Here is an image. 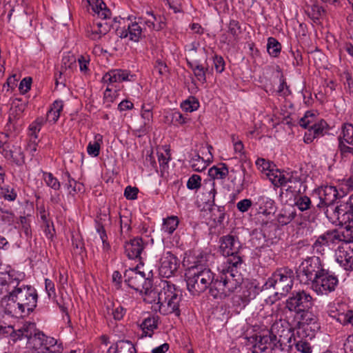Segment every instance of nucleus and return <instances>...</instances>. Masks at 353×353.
<instances>
[{"label": "nucleus", "instance_id": "obj_11", "mask_svg": "<svg viewBox=\"0 0 353 353\" xmlns=\"http://www.w3.org/2000/svg\"><path fill=\"white\" fill-rule=\"evenodd\" d=\"M339 225H345L347 232H350L349 240L353 241V194L344 202L336 206Z\"/></svg>", "mask_w": 353, "mask_h": 353}, {"label": "nucleus", "instance_id": "obj_29", "mask_svg": "<svg viewBox=\"0 0 353 353\" xmlns=\"http://www.w3.org/2000/svg\"><path fill=\"white\" fill-rule=\"evenodd\" d=\"M209 210L213 221L216 224L221 225L225 216V202L221 201L219 203V205L209 207Z\"/></svg>", "mask_w": 353, "mask_h": 353}, {"label": "nucleus", "instance_id": "obj_20", "mask_svg": "<svg viewBox=\"0 0 353 353\" xmlns=\"http://www.w3.org/2000/svg\"><path fill=\"white\" fill-rule=\"evenodd\" d=\"M14 297L12 299L10 291L2 298L1 305L5 313L16 318L27 315L26 311H22V308L19 307L18 301H14Z\"/></svg>", "mask_w": 353, "mask_h": 353}, {"label": "nucleus", "instance_id": "obj_17", "mask_svg": "<svg viewBox=\"0 0 353 353\" xmlns=\"http://www.w3.org/2000/svg\"><path fill=\"white\" fill-rule=\"evenodd\" d=\"M294 206L301 212H307V220L314 222L318 215L321 212L320 209H316V204L312 203L310 197L303 194H299L294 196Z\"/></svg>", "mask_w": 353, "mask_h": 353}, {"label": "nucleus", "instance_id": "obj_61", "mask_svg": "<svg viewBox=\"0 0 353 353\" xmlns=\"http://www.w3.org/2000/svg\"><path fill=\"white\" fill-rule=\"evenodd\" d=\"M199 104L197 101H194L192 102L187 100L181 103V108L185 110L186 112H192L196 110L199 107Z\"/></svg>", "mask_w": 353, "mask_h": 353}, {"label": "nucleus", "instance_id": "obj_1", "mask_svg": "<svg viewBox=\"0 0 353 353\" xmlns=\"http://www.w3.org/2000/svg\"><path fill=\"white\" fill-rule=\"evenodd\" d=\"M125 283L132 289L145 295L155 296L157 294L159 304V311L163 314L174 313L179 316V303L181 301V290L168 281H161V288L159 292L152 290V281L143 271L139 270V266L129 268L124 272Z\"/></svg>", "mask_w": 353, "mask_h": 353}, {"label": "nucleus", "instance_id": "obj_59", "mask_svg": "<svg viewBox=\"0 0 353 353\" xmlns=\"http://www.w3.org/2000/svg\"><path fill=\"white\" fill-rule=\"evenodd\" d=\"M341 77L345 79V85H347L350 94H353V79L352 74L348 71H344L341 74Z\"/></svg>", "mask_w": 353, "mask_h": 353}, {"label": "nucleus", "instance_id": "obj_6", "mask_svg": "<svg viewBox=\"0 0 353 353\" xmlns=\"http://www.w3.org/2000/svg\"><path fill=\"white\" fill-rule=\"evenodd\" d=\"M294 272L288 267L277 269L264 284L266 289L273 288L276 294L285 296L293 285Z\"/></svg>", "mask_w": 353, "mask_h": 353}, {"label": "nucleus", "instance_id": "obj_53", "mask_svg": "<svg viewBox=\"0 0 353 353\" xmlns=\"http://www.w3.org/2000/svg\"><path fill=\"white\" fill-rule=\"evenodd\" d=\"M97 230L100 235V238L102 241L103 248L106 250H108L110 248V244L107 241L108 236L103 225L101 223H98Z\"/></svg>", "mask_w": 353, "mask_h": 353}, {"label": "nucleus", "instance_id": "obj_21", "mask_svg": "<svg viewBox=\"0 0 353 353\" xmlns=\"http://www.w3.org/2000/svg\"><path fill=\"white\" fill-rule=\"evenodd\" d=\"M145 248V244L141 237H135L125 242L124 245L125 253L130 259H139Z\"/></svg>", "mask_w": 353, "mask_h": 353}, {"label": "nucleus", "instance_id": "obj_63", "mask_svg": "<svg viewBox=\"0 0 353 353\" xmlns=\"http://www.w3.org/2000/svg\"><path fill=\"white\" fill-rule=\"evenodd\" d=\"M154 69L158 71L160 75H163L168 72L166 63L161 59L156 61L154 64Z\"/></svg>", "mask_w": 353, "mask_h": 353}, {"label": "nucleus", "instance_id": "obj_57", "mask_svg": "<svg viewBox=\"0 0 353 353\" xmlns=\"http://www.w3.org/2000/svg\"><path fill=\"white\" fill-rule=\"evenodd\" d=\"M139 189L137 187H132L128 185L125 188L124 191V196L127 199L134 200L137 198Z\"/></svg>", "mask_w": 353, "mask_h": 353}, {"label": "nucleus", "instance_id": "obj_2", "mask_svg": "<svg viewBox=\"0 0 353 353\" xmlns=\"http://www.w3.org/2000/svg\"><path fill=\"white\" fill-rule=\"evenodd\" d=\"M188 290L193 295H199L208 288L212 296V289L216 275L211 269L202 264L188 268L185 274Z\"/></svg>", "mask_w": 353, "mask_h": 353}, {"label": "nucleus", "instance_id": "obj_47", "mask_svg": "<svg viewBox=\"0 0 353 353\" xmlns=\"http://www.w3.org/2000/svg\"><path fill=\"white\" fill-rule=\"evenodd\" d=\"M201 177L198 174L192 175L188 182L187 187L190 190H197L201 185Z\"/></svg>", "mask_w": 353, "mask_h": 353}, {"label": "nucleus", "instance_id": "obj_14", "mask_svg": "<svg viewBox=\"0 0 353 353\" xmlns=\"http://www.w3.org/2000/svg\"><path fill=\"white\" fill-rule=\"evenodd\" d=\"M338 150L342 159L353 155V125L344 123L341 132L338 137Z\"/></svg>", "mask_w": 353, "mask_h": 353}, {"label": "nucleus", "instance_id": "obj_19", "mask_svg": "<svg viewBox=\"0 0 353 353\" xmlns=\"http://www.w3.org/2000/svg\"><path fill=\"white\" fill-rule=\"evenodd\" d=\"M241 290V294L233 297V301L236 305L242 307H245L259 293V288L252 282L245 283Z\"/></svg>", "mask_w": 353, "mask_h": 353}, {"label": "nucleus", "instance_id": "obj_35", "mask_svg": "<svg viewBox=\"0 0 353 353\" xmlns=\"http://www.w3.org/2000/svg\"><path fill=\"white\" fill-rule=\"evenodd\" d=\"M267 50L269 54L272 57H278L281 51V44L274 37L268 39Z\"/></svg>", "mask_w": 353, "mask_h": 353}, {"label": "nucleus", "instance_id": "obj_40", "mask_svg": "<svg viewBox=\"0 0 353 353\" xmlns=\"http://www.w3.org/2000/svg\"><path fill=\"white\" fill-rule=\"evenodd\" d=\"M43 179L48 186L54 190H59L60 189L61 184L59 181L52 173L43 172Z\"/></svg>", "mask_w": 353, "mask_h": 353}, {"label": "nucleus", "instance_id": "obj_15", "mask_svg": "<svg viewBox=\"0 0 353 353\" xmlns=\"http://www.w3.org/2000/svg\"><path fill=\"white\" fill-rule=\"evenodd\" d=\"M21 339L26 338L27 343L34 349H39L46 341V335L35 329V324L30 323L19 329Z\"/></svg>", "mask_w": 353, "mask_h": 353}, {"label": "nucleus", "instance_id": "obj_44", "mask_svg": "<svg viewBox=\"0 0 353 353\" xmlns=\"http://www.w3.org/2000/svg\"><path fill=\"white\" fill-rule=\"evenodd\" d=\"M16 280L17 279H12V281H8L6 276L0 274V294L8 293L15 283Z\"/></svg>", "mask_w": 353, "mask_h": 353}, {"label": "nucleus", "instance_id": "obj_54", "mask_svg": "<svg viewBox=\"0 0 353 353\" xmlns=\"http://www.w3.org/2000/svg\"><path fill=\"white\" fill-rule=\"evenodd\" d=\"M314 117V114L313 113L310 111H307L304 117L299 120V123L300 126L305 129H309L310 127H311V125L314 123L313 121L309 119V117L313 118Z\"/></svg>", "mask_w": 353, "mask_h": 353}, {"label": "nucleus", "instance_id": "obj_33", "mask_svg": "<svg viewBox=\"0 0 353 353\" xmlns=\"http://www.w3.org/2000/svg\"><path fill=\"white\" fill-rule=\"evenodd\" d=\"M307 16L316 24L320 23V20L326 14V10L318 3H314L310 10L306 11Z\"/></svg>", "mask_w": 353, "mask_h": 353}, {"label": "nucleus", "instance_id": "obj_50", "mask_svg": "<svg viewBox=\"0 0 353 353\" xmlns=\"http://www.w3.org/2000/svg\"><path fill=\"white\" fill-rule=\"evenodd\" d=\"M297 351L301 353H312V347L307 341L300 340L294 343Z\"/></svg>", "mask_w": 353, "mask_h": 353}, {"label": "nucleus", "instance_id": "obj_23", "mask_svg": "<svg viewBox=\"0 0 353 353\" xmlns=\"http://www.w3.org/2000/svg\"><path fill=\"white\" fill-rule=\"evenodd\" d=\"M117 33L121 38H126L129 36L130 40L139 42L142 36V29L138 23L134 22L129 24L127 29L117 28Z\"/></svg>", "mask_w": 353, "mask_h": 353}, {"label": "nucleus", "instance_id": "obj_46", "mask_svg": "<svg viewBox=\"0 0 353 353\" xmlns=\"http://www.w3.org/2000/svg\"><path fill=\"white\" fill-rule=\"evenodd\" d=\"M190 163L192 168L194 171L196 172H202L206 168L203 159L201 158L199 154H196L194 157H193L191 159Z\"/></svg>", "mask_w": 353, "mask_h": 353}, {"label": "nucleus", "instance_id": "obj_36", "mask_svg": "<svg viewBox=\"0 0 353 353\" xmlns=\"http://www.w3.org/2000/svg\"><path fill=\"white\" fill-rule=\"evenodd\" d=\"M299 314L300 315V319L303 323L307 324L308 325H314L313 329L319 327L317 323V316L310 312L309 310H305L304 312H301Z\"/></svg>", "mask_w": 353, "mask_h": 353}, {"label": "nucleus", "instance_id": "obj_31", "mask_svg": "<svg viewBox=\"0 0 353 353\" xmlns=\"http://www.w3.org/2000/svg\"><path fill=\"white\" fill-rule=\"evenodd\" d=\"M229 174L228 167L225 163H221L214 165L208 170V175L213 179H223Z\"/></svg>", "mask_w": 353, "mask_h": 353}, {"label": "nucleus", "instance_id": "obj_56", "mask_svg": "<svg viewBox=\"0 0 353 353\" xmlns=\"http://www.w3.org/2000/svg\"><path fill=\"white\" fill-rule=\"evenodd\" d=\"M214 68L218 73H221L225 70V61L221 56L214 55L213 57Z\"/></svg>", "mask_w": 353, "mask_h": 353}, {"label": "nucleus", "instance_id": "obj_62", "mask_svg": "<svg viewBox=\"0 0 353 353\" xmlns=\"http://www.w3.org/2000/svg\"><path fill=\"white\" fill-rule=\"evenodd\" d=\"M252 202L250 199H245L236 204L237 209L241 212H245L252 206Z\"/></svg>", "mask_w": 353, "mask_h": 353}, {"label": "nucleus", "instance_id": "obj_24", "mask_svg": "<svg viewBox=\"0 0 353 353\" xmlns=\"http://www.w3.org/2000/svg\"><path fill=\"white\" fill-rule=\"evenodd\" d=\"M26 105V103L23 102L20 99H15L13 101L12 105L10 110L8 121L7 123V127L9 130H11L10 125L13 124V126L15 125L17 120L19 119L21 114L24 112Z\"/></svg>", "mask_w": 353, "mask_h": 353}, {"label": "nucleus", "instance_id": "obj_13", "mask_svg": "<svg viewBox=\"0 0 353 353\" xmlns=\"http://www.w3.org/2000/svg\"><path fill=\"white\" fill-rule=\"evenodd\" d=\"M311 283L312 288L317 293L327 294L335 290L339 283V280L335 275L331 274L328 270L325 268L324 272L319 274Z\"/></svg>", "mask_w": 353, "mask_h": 353}, {"label": "nucleus", "instance_id": "obj_39", "mask_svg": "<svg viewBox=\"0 0 353 353\" xmlns=\"http://www.w3.org/2000/svg\"><path fill=\"white\" fill-rule=\"evenodd\" d=\"M310 128L314 135L317 137L323 136L328 128V125L325 121L321 119L319 122H315L311 125Z\"/></svg>", "mask_w": 353, "mask_h": 353}, {"label": "nucleus", "instance_id": "obj_5", "mask_svg": "<svg viewBox=\"0 0 353 353\" xmlns=\"http://www.w3.org/2000/svg\"><path fill=\"white\" fill-rule=\"evenodd\" d=\"M219 251L222 255L229 257L227 263L236 269L240 268L243 262L240 252L241 244L238 236L228 234L219 239Z\"/></svg>", "mask_w": 353, "mask_h": 353}, {"label": "nucleus", "instance_id": "obj_45", "mask_svg": "<svg viewBox=\"0 0 353 353\" xmlns=\"http://www.w3.org/2000/svg\"><path fill=\"white\" fill-rule=\"evenodd\" d=\"M329 245L330 243H328L327 239L323 233L317 238L312 247L314 249H316L318 252H321L324 251L325 248H328Z\"/></svg>", "mask_w": 353, "mask_h": 353}, {"label": "nucleus", "instance_id": "obj_10", "mask_svg": "<svg viewBox=\"0 0 353 353\" xmlns=\"http://www.w3.org/2000/svg\"><path fill=\"white\" fill-rule=\"evenodd\" d=\"M276 172H279V174H276L274 176V181L277 179L275 185H277L278 183L281 186H287L286 192L292 193L293 196L305 193L307 185L297 172L288 173L287 176L278 170H276Z\"/></svg>", "mask_w": 353, "mask_h": 353}, {"label": "nucleus", "instance_id": "obj_9", "mask_svg": "<svg viewBox=\"0 0 353 353\" xmlns=\"http://www.w3.org/2000/svg\"><path fill=\"white\" fill-rule=\"evenodd\" d=\"M284 343L281 336L279 337L273 332V328L266 334L256 336V343L253 346V353H275L284 350Z\"/></svg>", "mask_w": 353, "mask_h": 353}, {"label": "nucleus", "instance_id": "obj_58", "mask_svg": "<svg viewBox=\"0 0 353 353\" xmlns=\"http://www.w3.org/2000/svg\"><path fill=\"white\" fill-rule=\"evenodd\" d=\"M74 64H76V58L74 56H65L62 59L61 70L72 68Z\"/></svg>", "mask_w": 353, "mask_h": 353}, {"label": "nucleus", "instance_id": "obj_43", "mask_svg": "<svg viewBox=\"0 0 353 353\" xmlns=\"http://www.w3.org/2000/svg\"><path fill=\"white\" fill-rule=\"evenodd\" d=\"M216 194V190L215 188V184L214 182H212L211 184V188L210 190L206 192L203 193V197L205 200V203L208 205L209 207H212L213 205H216L215 203V196Z\"/></svg>", "mask_w": 353, "mask_h": 353}, {"label": "nucleus", "instance_id": "obj_18", "mask_svg": "<svg viewBox=\"0 0 353 353\" xmlns=\"http://www.w3.org/2000/svg\"><path fill=\"white\" fill-rule=\"evenodd\" d=\"M336 260L345 270H353V246L346 243L345 245L339 246L336 251Z\"/></svg>", "mask_w": 353, "mask_h": 353}, {"label": "nucleus", "instance_id": "obj_26", "mask_svg": "<svg viewBox=\"0 0 353 353\" xmlns=\"http://www.w3.org/2000/svg\"><path fill=\"white\" fill-rule=\"evenodd\" d=\"M3 154L6 158H10L17 165H22L25 163V155L20 146L13 145L12 149L8 146L3 148Z\"/></svg>", "mask_w": 353, "mask_h": 353}, {"label": "nucleus", "instance_id": "obj_4", "mask_svg": "<svg viewBox=\"0 0 353 353\" xmlns=\"http://www.w3.org/2000/svg\"><path fill=\"white\" fill-rule=\"evenodd\" d=\"M15 283L11 289V296L14 297V301H18L19 307L22 311H26V314L32 312L37 307L38 294L35 288L32 285H24L19 280H16Z\"/></svg>", "mask_w": 353, "mask_h": 353}, {"label": "nucleus", "instance_id": "obj_49", "mask_svg": "<svg viewBox=\"0 0 353 353\" xmlns=\"http://www.w3.org/2000/svg\"><path fill=\"white\" fill-rule=\"evenodd\" d=\"M2 190L3 196L6 200L13 201L17 198V192L14 188L2 186L0 188Z\"/></svg>", "mask_w": 353, "mask_h": 353}, {"label": "nucleus", "instance_id": "obj_8", "mask_svg": "<svg viewBox=\"0 0 353 353\" xmlns=\"http://www.w3.org/2000/svg\"><path fill=\"white\" fill-rule=\"evenodd\" d=\"M343 197L342 192L341 193L336 187L327 185L323 189V194H320L319 201L316 203V208L320 209L321 212L323 211L326 217L332 222H334L336 219V206H334V201L339 199Z\"/></svg>", "mask_w": 353, "mask_h": 353}, {"label": "nucleus", "instance_id": "obj_52", "mask_svg": "<svg viewBox=\"0 0 353 353\" xmlns=\"http://www.w3.org/2000/svg\"><path fill=\"white\" fill-rule=\"evenodd\" d=\"M15 215L11 211L2 212L0 213V221L5 224L11 225L14 222Z\"/></svg>", "mask_w": 353, "mask_h": 353}, {"label": "nucleus", "instance_id": "obj_37", "mask_svg": "<svg viewBox=\"0 0 353 353\" xmlns=\"http://www.w3.org/2000/svg\"><path fill=\"white\" fill-rule=\"evenodd\" d=\"M179 221L176 216H171L165 219L163 223V230L168 234H172L178 227Z\"/></svg>", "mask_w": 353, "mask_h": 353}, {"label": "nucleus", "instance_id": "obj_30", "mask_svg": "<svg viewBox=\"0 0 353 353\" xmlns=\"http://www.w3.org/2000/svg\"><path fill=\"white\" fill-rule=\"evenodd\" d=\"M324 234L330 244H336L341 241H345V243L353 242V241L349 240L350 234L346 237L343 232H339L337 229L329 230L324 232Z\"/></svg>", "mask_w": 353, "mask_h": 353}, {"label": "nucleus", "instance_id": "obj_32", "mask_svg": "<svg viewBox=\"0 0 353 353\" xmlns=\"http://www.w3.org/2000/svg\"><path fill=\"white\" fill-rule=\"evenodd\" d=\"M40 214L44 227V233L48 239H52L55 234V230L53 222L48 219L49 213L43 209L40 211Z\"/></svg>", "mask_w": 353, "mask_h": 353}, {"label": "nucleus", "instance_id": "obj_28", "mask_svg": "<svg viewBox=\"0 0 353 353\" xmlns=\"http://www.w3.org/2000/svg\"><path fill=\"white\" fill-rule=\"evenodd\" d=\"M90 6L93 12L102 20L110 18L112 12L102 0H94Z\"/></svg>", "mask_w": 353, "mask_h": 353}, {"label": "nucleus", "instance_id": "obj_60", "mask_svg": "<svg viewBox=\"0 0 353 353\" xmlns=\"http://www.w3.org/2000/svg\"><path fill=\"white\" fill-rule=\"evenodd\" d=\"M32 81L31 77H26L21 80L19 89L22 94H25L30 90Z\"/></svg>", "mask_w": 353, "mask_h": 353}, {"label": "nucleus", "instance_id": "obj_41", "mask_svg": "<svg viewBox=\"0 0 353 353\" xmlns=\"http://www.w3.org/2000/svg\"><path fill=\"white\" fill-rule=\"evenodd\" d=\"M0 335L7 336L10 335L13 341H16L18 339L21 340V336L19 334V330H15L12 326H3L0 327Z\"/></svg>", "mask_w": 353, "mask_h": 353}, {"label": "nucleus", "instance_id": "obj_34", "mask_svg": "<svg viewBox=\"0 0 353 353\" xmlns=\"http://www.w3.org/2000/svg\"><path fill=\"white\" fill-rule=\"evenodd\" d=\"M296 216V212L293 207L283 209L281 213L278 215V221L282 225H285L290 223Z\"/></svg>", "mask_w": 353, "mask_h": 353}, {"label": "nucleus", "instance_id": "obj_42", "mask_svg": "<svg viewBox=\"0 0 353 353\" xmlns=\"http://www.w3.org/2000/svg\"><path fill=\"white\" fill-rule=\"evenodd\" d=\"M64 175L68 179V183H66L67 188L68 190L71 189L69 193L74 195L79 192L81 190V184L72 179L69 172L66 171Z\"/></svg>", "mask_w": 353, "mask_h": 353}, {"label": "nucleus", "instance_id": "obj_25", "mask_svg": "<svg viewBox=\"0 0 353 353\" xmlns=\"http://www.w3.org/2000/svg\"><path fill=\"white\" fill-rule=\"evenodd\" d=\"M111 28V24L107 21H95L93 23V26L91 27L90 31L88 30V37L95 40L100 39L101 35L106 34Z\"/></svg>", "mask_w": 353, "mask_h": 353}, {"label": "nucleus", "instance_id": "obj_38", "mask_svg": "<svg viewBox=\"0 0 353 353\" xmlns=\"http://www.w3.org/2000/svg\"><path fill=\"white\" fill-rule=\"evenodd\" d=\"M158 316H149L145 319L140 325L141 330H147L154 333V330L158 327Z\"/></svg>", "mask_w": 353, "mask_h": 353}, {"label": "nucleus", "instance_id": "obj_3", "mask_svg": "<svg viewBox=\"0 0 353 353\" xmlns=\"http://www.w3.org/2000/svg\"><path fill=\"white\" fill-rule=\"evenodd\" d=\"M234 267L230 265L227 270H223L216 275L212 289L214 298H223L234 292L241 284V274H237Z\"/></svg>", "mask_w": 353, "mask_h": 353}, {"label": "nucleus", "instance_id": "obj_27", "mask_svg": "<svg viewBox=\"0 0 353 353\" xmlns=\"http://www.w3.org/2000/svg\"><path fill=\"white\" fill-rule=\"evenodd\" d=\"M188 65L190 69L192 70L194 76L197 79V80L202 83L206 82V74H209L212 72V68L210 70L209 66L207 65L206 67H204L201 64L198 63H194L189 61H187Z\"/></svg>", "mask_w": 353, "mask_h": 353}, {"label": "nucleus", "instance_id": "obj_64", "mask_svg": "<svg viewBox=\"0 0 353 353\" xmlns=\"http://www.w3.org/2000/svg\"><path fill=\"white\" fill-rule=\"evenodd\" d=\"M100 144L98 141L94 143H90L87 148L88 153L94 157H97L99 154Z\"/></svg>", "mask_w": 353, "mask_h": 353}, {"label": "nucleus", "instance_id": "obj_51", "mask_svg": "<svg viewBox=\"0 0 353 353\" xmlns=\"http://www.w3.org/2000/svg\"><path fill=\"white\" fill-rule=\"evenodd\" d=\"M228 32L234 37H237L238 35L241 32L239 22L234 19L230 20L228 25Z\"/></svg>", "mask_w": 353, "mask_h": 353}, {"label": "nucleus", "instance_id": "obj_48", "mask_svg": "<svg viewBox=\"0 0 353 353\" xmlns=\"http://www.w3.org/2000/svg\"><path fill=\"white\" fill-rule=\"evenodd\" d=\"M256 164L259 168H261L262 170H268L274 175L273 172L275 165L272 162L266 161L264 159H258L256 161Z\"/></svg>", "mask_w": 353, "mask_h": 353}, {"label": "nucleus", "instance_id": "obj_12", "mask_svg": "<svg viewBox=\"0 0 353 353\" xmlns=\"http://www.w3.org/2000/svg\"><path fill=\"white\" fill-rule=\"evenodd\" d=\"M313 305L312 298L309 293L304 290L293 292L292 295L286 300L285 309L290 312L299 314L305 310H309Z\"/></svg>", "mask_w": 353, "mask_h": 353}, {"label": "nucleus", "instance_id": "obj_55", "mask_svg": "<svg viewBox=\"0 0 353 353\" xmlns=\"http://www.w3.org/2000/svg\"><path fill=\"white\" fill-rule=\"evenodd\" d=\"M353 190V176H350L347 180H344L340 188V192H342L343 196L349 191Z\"/></svg>", "mask_w": 353, "mask_h": 353}, {"label": "nucleus", "instance_id": "obj_16", "mask_svg": "<svg viewBox=\"0 0 353 353\" xmlns=\"http://www.w3.org/2000/svg\"><path fill=\"white\" fill-rule=\"evenodd\" d=\"M180 265L179 259L170 251L162 254L159 268V275L162 277L170 278L175 274Z\"/></svg>", "mask_w": 353, "mask_h": 353}, {"label": "nucleus", "instance_id": "obj_22", "mask_svg": "<svg viewBox=\"0 0 353 353\" xmlns=\"http://www.w3.org/2000/svg\"><path fill=\"white\" fill-rule=\"evenodd\" d=\"M134 77V75L131 74L128 70H121V69H115L111 70L108 72L105 73V74L103 77L102 81L104 83H112L117 82H123L124 81H130L131 79L129 78Z\"/></svg>", "mask_w": 353, "mask_h": 353}, {"label": "nucleus", "instance_id": "obj_7", "mask_svg": "<svg viewBox=\"0 0 353 353\" xmlns=\"http://www.w3.org/2000/svg\"><path fill=\"white\" fill-rule=\"evenodd\" d=\"M325 265L320 257L316 256H307L305 259L296 271V277L300 283L309 284L319 274L324 272Z\"/></svg>", "mask_w": 353, "mask_h": 353}]
</instances>
